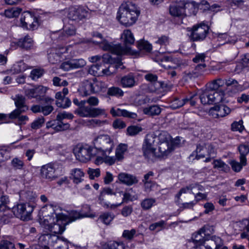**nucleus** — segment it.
Returning <instances> with one entry per match:
<instances>
[{
    "mask_svg": "<svg viewBox=\"0 0 249 249\" xmlns=\"http://www.w3.org/2000/svg\"><path fill=\"white\" fill-rule=\"evenodd\" d=\"M140 14V12L135 4L125 2L120 6L116 18L121 24L130 26L135 23Z\"/></svg>",
    "mask_w": 249,
    "mask_h": 249,
    "instance_id": "1",
    "label": "nucleus"
},
{
    "mask_svg": "<svg viewBox=\"0 0 249 249\" xmlns=\"http://www.w3.org/2000/svg\"><path fill=\"white\" fill-rule=\"evenodd\" d=\"M96 152L103 156L109 155L113 149L114 144L113 140L107 134H100L93 140Z\"/></svg>",
    "mask_w": 249,
    "mask_h": 249,
    "instance_id": "2",
    "label": "nucleus"
},
{
    "mask_svg": "<svg viewBox=\"0 0 249 249\" xmlns=\"http://www.w3.org/2000/svg\"><path fill=\"white\" fill-rule=\"evenodd\" d=\"M224 91L213 89H206L199 93V99L203 105L218 104L224 101Z\"/></svg>",
    "mask_w": 249,
    "mask_h": 249,
    "instance_id": "3",
    "label": "nucleus"
},
{
    "mask_svg": "<svg viewBox=\"0 0 249 249\" xmlns=\"http://www.w3.org/2000/svg\"><path fill=\"white\" fill-rule=\"evenodd\" d=\"M157 144L156 134L154 133L147 134L142 146L143 156L149 160L154 161L156 159L155 146Z\"/></svg>",
    "mask_w": 249,
    "mask_h": 249,
    "instance_id": "4",
    "label": "nucleus"
},
{
    "mask_svg": "<svg viewBox=\"0 0 249 249\" xmlns=\"http://www.w3.org/2000/svg\"><path fill=\"white\" fill-rule=\"evenodd\" d=\"M74 153L76 159L83 162H86L92 157L95 156L97 157L96 160L100 159L96 152V149L88 144L77 145L74 149Z\"/></svg>",
    "mask_w": 249,
    "mask_h": 249,
    "instance_id": "5",
    "label": "nucleus"
},
{
    "mask_svg": "<svg viewBox=\"0 0 249 249\" xmlns=\"http://www.w3.org/2000/svg\"><path fill=\"white\" fill-rule=\"evenodd\" d=\"M93 42L94 43L97 44L99 45L103 50L105 51H108L113 54L117 55H121L124 54V51L122 49V46L120 44H114L112 42H109L106 39H103L102 41H92L90 39H83L81 42L82 43H89Z\"/></svg>",
    "mask_w": 249,
    "mask_h": 249,
    "instance_id": "6",
    "label": "nucleus"
},
{
    "mask_svg": "<svg viewBox=\"0 0 249 249\" xmlns=\"http://www.w3.org/2000/svg\"><path fill=\"white\" fill-rule=\"evenodd\" d=\"M209 27L204 23L194 25L188 29L190 32L189 38L192 41H202L204 40L209 33Z\"/></svg>",
    "mask_w": 249,
    "mask_h": 249,
    "instance_id": "7",
    "label": "nucleus"
},
{
    "mask_svg": "<svg viewBox=\"0 0 249 249\" xmlns=\"http://www.w3.org/2000/svg\"><path fill=\"white\" fill-rule=\"evenodd\" d=\"M34 207L33 203H22L14 207L13 210L16 217L25 221L30 219Z\"/></svg>",
    "mask_w": 249,
    "mask_h": 249,
    "instance_id": "8",
    "label": "nucleus"
},
{
    "mask_svg": "<svg viewBox=\"0 0 249 249\" xmlns=\"http://www.w3.org/2000/svg\"><path fill=\"white\" fill-rule=\"evenodd\" d=\"M58 165L56 163H48L43 165L40 169V178L52 181L58 177L57 168Z\"/></svg>",
    "mask_w": 249,
    "mask_h": 249,
    "instance_id": "9",
    "label": "nucleus"
},
{
    "mask_svg": "<svg viewBox=\"0 0 249 249\" xmlns=\"http://www.w3.org/2000/svg\"><path fill=\"white\" fill-rule=\"evenodd\" d=\"M20 26L29 30L36 29L39 23L37 18L28 12L22 13L20 18Z\"/></svg>",
    "mask_w": 249,
    "mask_h": 249,
    "instance_id": "10",
    "label": "nucleus"
},
{
    "mask_svg": "<svg viewBox=\"0 0 249 249\" xmlns=\"http://www.w3.org/2000/svg\"><path fill=\"white\" fill-rule=\"evenodd\" d=\"M75 113L80 117L89 118H95L106 114L104 109L90 106L81 107L75 110Z\"/></svg>",
    "mask_w": 249,
    "mask_h": 249,
    "instance_id": "11",
    "label": "nucleus"
},
{
    "mask_svg": "<svg viewBox=\"0 0 249 249\" xmlns=\"http://www.w3.org/2000/svg\"><path fill=\"white\" fill-rule=\"evenodd\" d=\"M186 4L181 1L172 3L169 7V14L174 18H183L185 13Z\"/></svg>",
    "mask_w": 249,
    "mask_h": 249,
    "instance_id": "12",
    "label": "nucleus"
},
{
    "mask_svg": "<svg viewBox=\"0 0 249 249\" xmlns=\"http://www.w3.org/2000/svg\"><path fill=\"white\" fill-rule=\"evenodd\" d=\"M58 237L55 234H43L38 238V243L42 248L46 249H53Z\"/></svg>",
    "mask_w": 249,
    "mask_h": 249,
    "instance_id": "13",
    "label": "nucleus"
},
{
    "mask_svg": "<svg viewBox=\"0 0 249 249\" xmlns=\"http://www.w3.org/2000/svg\"><path fill=\"white\" fill-rule=\"evenodd\" d=\"M86 65V61L84 59H72L62 63L60 68L65 71H68L71 69L83 68Z\"/></svg>",
    "mask_w": 249,
    "mask_h": 249,
    "instance_id": "14",
    "label": "nucleus"
},
{
    "mask_svg": "<svg viewBox=\"0 0 249 249\" xmlns=\"http://www.w3.org/2000/svg\"><path fill=\"white\" fill-rule=\"evenodd\" d=\"M121 38L124 45V47H122V49L124 51V54H125L130 52V46L134 44L135 39L131 31L128 29L124 31Z\"/></svg>",
    "mask_w": 249,
    "mask_h": 249,
    "instance_id": "15",
    "label": "nucleus"
},
{
    "mask_svg": "<svg viewBox=\"0 0 249 249\" xmlns=\"http://www.w3.org/2000/svg\"><path fill=\"white\" fill-rule=\"evenodd\" d=\"M87 16V12L82 7H72L69 9L68 18L74 21H78Z\"/></svg>",
    "mask_w": 249,
    "mask_h": 249,
    "instance_id": "16",
    "label": "nucleus"
},
{
    "mask_svg": "<svg viewBox=\"0 0 249 249\" xmlns=\"http://www.w3.org/2000/svg\"><path fill=\"white\" fill-rule=\"evenodd\" d=\"M47 89V88L43 86H38L32 89H26L25 94L29 98H35L38 101L40 97L45 94Z\"/></svg>",
    "mask_w": 249,
    "mask_h": 249,
    "instance_id": "17",
    "label": "nucleus"
},
{
    "mask_svg": "<svg viewBox=\"0 0 249 249\" xmlns=\"http://www.w3.org/2000/svg\"><path fill=\"white\" fill-rule=\"evenodd\" d=\"M158 145H159V154H156V158L167 156L174 150L175 147L173 142L160 143Z\"/></svg>",
    "mask_w": 249,
    "mask_h": 249,
    "instance_id": "18",
    "label": "nucleus"
},
{
    "mask_svg": "<svg viewBox=\"0 0 249 249\" xmlns=\"http://www.w3.org/2000/svg\"><path fill=\"white\" fill-rule=\"evenodd\" d=\"M118 178L122 183L127 186L132 185L138 182L136 176L127 173H120L118 175Z\"/></svg>",
    "mask_w": 249,
    "mask_h": 249,
    "instance_id": "19",
    "label": "nucleus"
},
{
    "mask_svg": "<svg viewBox=\"0 0 249 249\" xmlns=\"http://www.w3.org/2000/svg\"><path fill=\"white\" fill-rule=\"evenodd\" d=\"M46 127L47 128H52L56 131H61L68 129L70 127V124L68 123H64L62 122V120H58L56 119L47 122Z\"/></svg>",
    "mask_w": 249,
    "mask_h": 249,
    "instance_id": "20",
    "label": "nucleus"
},
{
    "mask_svg": "<svg viewBox=\"0 0 249 249\" xmlns=\"http://www.w3.org/2000/svg\"><path fill=\"white\" fill-rule=\"evenodd\" d=\"M206 231L205 228H202L197 232L194 233L192 236V241H189V244H193L194 246L204 244L205 241V236Z\"/></svg>",
    "mask_w": 249,
    "mask_h": 249,
    "instance_id": "21",
    "label": "nucleus"
},
{
    "mask_svg": "<svg viewBox=\"0 0 249 249\" xmlns=\"http://www.w3.org/2000/svg\"><path fill=\"white\" fill-rule=\"evenodd\" d=\"M115 195L116 193H114L111 189L108 187H106L104 188L102 191L101 192L100 195L99 197V199L100 201V203L105 207L107 208H110L111 209H114L117 208V207L120 206L122 202L117 204H111L109 205V204H107L106 202H105L104 199V196L106 195Z\"/></svg>",
    "mask_w": 249,
    "mask_h": 249,
    "instance_id": "22",
    "label": "nucleus"
},
{
    "mask_svg": "<svg viewBox=\"0 0 249 249\" xmlns=\"http://www.w3.org/2000/svg\"><path fill=\"white\" fill-rule=\"evenodd\" d=\"M66 222L61 219H57L56 222L48 224L47 229L55 234H62L65 230Z\"/></svg>",
    "mask_w": 249,
    "mask_h": 249,
    "instance_id": "23",
    "label": "nucleus"
},
{
    "mask_svg": "<svg viewBox=\"0 0 249 249\" xmlns=\"http://www.w3.org/2000/svg\"><path fill=\"white\" fill-rule=\"evenodd\" d=\"M135 76L132 73H129L122 77L120 80V85L123 88H131L136 85Z\"/></svg>",
    "mask_w": 249,
    "mask_h": 249,
    "instance_id": "24",
    "label": "nucleus"
},
{
    "mask_svg": "<svg viewBox=\"0 0 249 249\" xmlns=\"http://www.w3.org/2000/svg\"><path fill=\"white\" fill-rule=\"evenodd\" d=\"M110 112L113 116H123L131 119H136L137 117V114L136 113L120 108L115 109L114 107H112Z\"/></svg>",
    "mask_w": 249,
    "mask_h": 249,
    "instance_id": "25",
    "label": "nucleus"
},
{
    "mask_svg": "<svg viewBox=\"0 0 249 249\" xmlns=\"http://www.w3.org/2000/svg\"><path fill=\"white\" fill-rule=\"evenodd\" d=\"M206 67L205 63L194 65L191 71H186V74L190 77H197L203 73Z\"/></svg>",
    "mask_w": 249,
    "mask_h": 249,
    "instance_id": "26",
    "label": "nucleus"
},
{
    "mask_svg": "<svg viewBox=\"0 0 249 249\" xmlns=\"http://www.w3.org/2000/svg\"><path fill=\"white\" fill-rule=\"evenodd\" d=\"M15 102V105L17 108L21 110L23 112L28 110V107L26 104V99L22 95H16L13 99Z\"/></svg>",
    "mask_w": 249,
    "mask_h": 249,
    "instance_id": "27",
    "label": "nucleus"
},
{
    "mask_svg": "<svg viewBox=\"0 0 249 249\" xmlns=\"http://www.w3.org/2000/svg\"><path fill=\"white\" fill-rule=\"evenodd\" d=\"M34 41L32 38L28 35L19 39L17 42V45L25 50H29L33 48Z\"/></svg>",
    "mask_w": 249,
    "mask_h": 249,
    "instance_id": "28",
    "label": "nucleus"
},
{
    "mask_svg": "<svg viewBox=\"0 0 249 249\" xmlns=\"http://www.w3.org/2000/svg\"><path fill=\"white\" fill-rule=\"evenodd\" d=\"M20 199L23 201H28L29 203H33L36 199V196L32 190H25L21 191L19 193Z\"/></svg>",
    "mask_w": 249,
    "mask_h": 249,
    "instance_id": "29",
    "label": "nucleus"
},
{
    "mask_svg": "<svg viewBox=\"0 0 249 249\" xmlns=\"http://www.w3.org/2000/svg\"><path fill=\"white\" fill-rule=\"evenodd\" d=\"M161 111V108L159 106L156 105L146 107L143 109V112L144 114L152 117L159 115Z\"/></svg>",
    "mask_w": 249,
    "mask_h": 249,
    "instance_id": "30",
    "label": "nucleus"
},
{
    "mask_svg": "<svg viewBox=\"0 0 249 249\" xmlns=\"http://www.w3.org/2000/svg\"><path fill=\"white\" fill-rule=\"evenodd\" d=\"M212 109L217 112L216 116L218 117H224L231 112V109L225 105L216 106L213 107Z\"/></svg>",
    "mask_w": 249,
    "mask_h": 249,
    "instance_id": "31",
    "label": "nucleus"
},
{
    "mask_svg": "<svg viewBox=\"0 0 249 249\" xmlns=\"http://www.w3.org/2000/svg\"><path fill=\"white\" fill-rule=\"evenodd\" d=\"M157 144L162 143H168L173 142L171 136L166 131H161L156 134Z\"/></svg>",
    "mask_w": 249,
    "mask_h": 249,
    "instance_id": "32",
    "label": "nucleus"
},
{
    "mask_svg": "<svg viewBox=\"0 0 249 249\" xmlns=\"http://www.w3.org/2000/svg\"><path fill=\"white\" fill-rule=\"evenodd\" d=\"M71 175L74 183L78 184L83 180L84 173L79 168H75L71 170Z\"/></svg>",
    "mask_w": 249,
    "mask_h": 249,
    "instance_id": "33",
    "label": "nucleus"
},
{
    "mask_svg": "<svg viewBox=\"0 0 249 249\" xmlns=\"http://www.w3.org/2000/svg\"><path fill=\"white\" fill-rule=\"evenodd\" d=\"M217 39L219 42H221V44H234L236 41V38L235 37L230 36L226 33L218 34Z\"/></svg>",
    "mask_w": 249,
    "mask_h": 249,
    "instance_id": "34",
    "label": "nucleus"
},
{
    "mask_svg": "<svg viewBox=\"0 0 249 249\" xmlns=\"http://www.w3.org/2000/svg\"><path fill=\"white\" fill-rule=\"evenodd\" d=\"M91 83L94 93L100 92L104 90L107 88L106 84L101 81L94 79Z\"/></svg>",
    "mask_w": 249,
    "mask_h": 249,
    "instance_id": "35",
    "label": "nucleus"
},
{
    "mask_svg": "<svg viewBox=\"0 0 249 249\" xmlns=\"http://www.w3.org/2000/svg\"><path fill=\"white\" fill-rule=\"evenodd\" d=\"M238 150L240 154V160L243 165L247 164L246 156L249 153V147L248 145L241 144L238 147Z\"/></svg>",
    "mask_w": 249,
    "mask_h": 249,
    "instance_id": "36",
    "label": "nucleus"
},
{
    "mask_svg": "<svg viewBox=\"0 0 249 249\" xmlns=\"http://www.w3.org/2000/svg\"><path fill=\"white\" fill-rule=\"evenodd\" d=\"M80 92L85 96L94 93L91 82L88 81L84 82L80 89Z\"/></svg>",
    "mask_w": 249,
    "mask_h": 249,
    "instance_id": "37",
    "label": "nucleus"
},
{
    "mask_svg": "<svg viewBox=\"0 0 249 249\" xmlns=\"http://www.w3.org/2000/svg\"><path fill=\"white\" fill-rule=\"evenodd\" d=\"M127 150V145L124 143H120L117 147L115 155L117 160L121 161L124 158V154Z\"/></svg>",
    "mask_w": 249,
    "mask_h": 249,
    "instance_id": "38",
    "label": "nucleus"
},
{
    "mask_svg": "<svg viewBox=\"0 0 249 249\" xmlns=\"http://www.w3.org/2000/svg\"><path fill=\"white\" fill-rule=\"evenodd\" d=\"M196 158L199 159L205 157L207 155V143L199 144L196 150Z\"/></svg>",
    "mask_w": 249,
    "mask_h": 249,
    "instance_id": "39",
    "label": "nucleus"
},
{
    "mask_svg": "<svg viewBox=\"0 0 249 249\" xmlns=\"http://www.w3.org/2000/svg\"><path fill=\"white\" fill-rule=\"evenodd\" d=\"M186 101H189L187 98L180 99L178 97H175L170 101V107L174 109L179 108L186 104Z\"/></svg>",
    "mask_w": 249,
    "mask_h": 249,
    "instance_id": "40",
    "label": "nucleus"
},
{
    "mask_svg": "<svg viewBox=\"0 0 249 249\" xmlns=\"http://www.w3.org/2000/svg\"><path fill=\"white\" fill-rule=\"evenodd\" d=\"M124 244L123 242L110 241L105 245L102 249H124Z\"/></svg>",
    "mask_w": 249,
    "mask_h": 249,
    "instance_id": "41",
    "label": "nucleus"
},
{
    "mask_svg": "<svg viewBox=\"0 0 249 249\" xmlns=\"http://www.w3.org/2000/svg\"><path fill=\"white\" fill-rule=\"evenodd\" d=\"M144 78L148 81L153 83L155 85H159L161 88L165 87V84L163 82H158V76L157 75L148 73L144 75Z\"/></svg>",
    "mask_w": 249,
    "mask_h": 249,
    "instance_id": "42",
    "label": "nucleus"
},
{
    "mask_svg": "<svg viewBox=\"0 0 249 249\" xmlns=\"http://www.w3.org/2000/svg\"><path fill=\"white\" fill-rule=\"evenodd\" d=\"M69 244L67 239L58 237L53 249H69Z\"/></svg>",
    "mask_w": 249,
    "mask_h": 249,
    "instance_id": "43",
    "label": "nucleus"
},
{
    "mask_svg": "<svg viewBox=\"0 0 249 249\" xmlns=\"http://www.w3.org/2000/svg\"><path fill=\"white\" fill-rule=\"evenodd\" d=\"M55 49L51 50L48 54L49 61L52 64H56L60 61V55Z\"/></svg>",
    "mask_w": 249,
    "mask_h": 249,
    "instance_id": "44",
    "label": "nucleus"
},
{
    "mask_svg": "<svg viewBox=\"0 0 249 249\" xmlns=\"http://www.w3.org/2000/svg\"><path fill=\"white\" fill-rule=\"evenodd\" d=\"M124 91L119 87H112L108 89L107 94L108 96L122 97L124 95Z\"/></svg>",
    "mask_w": 249,
    "mask_h": 249,
    "instance_id": "45",
    "label": "nucleus"
},
{
    "mask_svg": "<svg viewBox=\"0 0 249 249\" xmlns=\"http://www.w3.org/2000/svg\"><path fill=\"white\" fill-rule=\"evenodd\" d=\"M152 102L148 96L140 95L135 98L134 103L136 106H139L151 103Z\"/></svg>",
    "mask_w": 249,
    "mask_h": 249,
    "instance_id": "46",
    "label": "nucleus"
},
{
    "mask_svg": "<svg viewBox=\"0 0 249 249\" xmlns=\"http://www.w3.org/2000/svg\"><path fill=\"white\" fill-rule=\"evenodd\" d=\"M21 9L18 7L12 8L5 10L4 14L8 18H15L20 14Z\"/></svg>",
    "mask_w": 249,
    "mask_h": 249,
    "instance_id": "47",
    "label": "nucleus"
},
{
    "mask_svg": "<svg viewBox=\"0 0 249 249\" xmlns=\"http://www.w3.org/2000/svg\"><path fill=\"white\" fill-rule=\"evenodd\" d=\"M101 65L99 64H93L91 66L89 70V72L96 76H102Z\"/></svg>",
    "mask_w": 249,
    "mask_h": 249,
    "instance_id": "48",
    "label": "nucleus"
},
{
    "mask_svg": "<svg viewBox=\"0 0 249 249\" xmlns=\"http://www.w3.org/2000/svg\"><path fill=\"white\" fill-rule=\"evenodd\" d=\"M26 69V66L25 64L22 61H20L14 64L12 68V71L13 73H19L21 72Z\"/></svg>",
    "mask_w": 249,
    "mask_h": 249,
    "instance_id": "49",
    "label": "nucleus"
},
{
    "mask_svg": "<svg viewBox=\"0 0 249 249\" xmlns=\"http://www.w3.org/2000/svg\"><path fill=\"white\" fill-rule=\"evenodd\" d=\"M114 217V216L113 214L109 213H105L100 215L99 219L105 224L109 225Z\"/></svg>",
    "mask_w": 249,
    "mask_h": 249,
    "instance_id": "50",
    "label": "nucleus"
},
{
    "mask_svg": "<svg viewBox=\"0 0 249 249\" xmlns=\"http://www.w3.org/2000/svg\"><path fill=\"white\" fill-rule=\"evenodd\" d=\"M45 73V71L43 69H34L30 73V77L33 80H36L40 78Z\"/></svg>",
    "mask_w": 249,
    "mask_h": 249,
    "instance_id": "51",
    "label": "nucleus"
},
{
    "mask_svg": "<svg viewBox=\"0 0 249 249\" xmlns=\"http://www.w3.org/2000/svg\"><path fill=\"white\" fill-rule=\"evenodd\" d=\"M155 202V199L146 198L142 201L141 205L143 210H147L150 209L153 206Z\"/></svg>",
    "mask_w": 249,
    "mask_h": 249,
    "instance_id": "52",
    "label": "nucleus"
},
{
    "mask_svg": "<svg viewBox=\"0 0 249 249\" xmlns=\"http://www.w3.org/2000/svg\"><path fill=\"white\" fill-rule=\"evenodd\" d=\"M63 34L64 36L66 37L75 35L76 34V29L75 27L72 25L65 26L64 27Z\"/></svg>",
    "mask_w": 249,
    "mask_h": 249,
    "instance_id": "53",
    "label": "nucleus"
},
{
    "mask_svg": "<svg viewBox=\"0 0 249 249\" xmlns=\"http://www.w3.org/2000/svg\"><path fill=\"white\" fill-rule=\"evenodd\" d=\"M45 123V119L41 116L35 119L31 124V127L33 129H37L41 127Z\"/></svg>",
    "mask_w": 249,
    "mask_h": 249,
    "instance_id": "54",
    "label": "nucleus"
},
{
    "mask_svg": "<svg viewBox=\"0 0 249 249\" xmlns=\"http://www.w3.org/2000/svg\"><path fill=\"white\" fill-rule=\"evenodd\" d=\"M138 48L140 50H144L146 52H150L152 50V45L147 41L141 40L137 43Z\"/></svg>",
    "mask_w": 249,
    "mask_h": 249,
    "instance_id": "55",
    "label": "nucleus"
},
{
    "mask_svg": "<svg viewBox=\"0 0 249 249\" xmlns=\"http://www.w3.org/2000/svg\"><path fill=\"white\" fill-rule=\"evenodd\" d=\"M11 166L15 169H22L24 166L23 161L18 158H14L11 162Z\"/></svg>",
    "mask_w": 249,
    "mask_h": 249,
    "instance_id": "56",
    "label": "nucleus"
},
{
    "mask_svg": "<svg viewBox=\"0 0 249 249\" xmlns=\"http://www.w3.org/2000/svg\"><path fill=\"white\" fill-rule=\"evenodd\" d=\"M225 83L227 86H232L237 91L242 90V86L235 79L230 78L226 81Z\"/></svg>",
    "mask_w": 249,
    "mask_h": 249,
    "instance_id": "57",
    "label": "nucleus"
},
{
    "mask_svg": "<svg viewBox=\"0 0 249 249\" xmlns=\"http://www.w3.org/2000/svg\"><path fill=\"white\" fill-rule=\"evenodd\" d=\"M225 84V81L221 78L214 79L211 82V89L218 90L219 88L222 87Z\"/></svg>",
    "mask_w": 249,
    "mask_h": 249,
    "instance_id": "58",
    "label": "nucleus"
},
{
    "mask_svg": "<svg viewBox=\"0 0 249 249\" xmlns=\"http://www.w3.org/2000/svg\"><path fill=\"white\" fill-rule=\"evenodd\" d=\"M53 85L56 87H66L69 84L66 80H63L59 77L55 76L52 80Z\"/></svg>",
    "mask_w": 249,
    "mask_h": 249,
    "instance_id": "59",
    "label": "nucleus"
},
{
    "mask_svg": "<svg viewBox=\"0 0 249 249\" xmlns=\"http://www.w3.org/2000/svg\"><path fill=\"white\" fill-rule=\"evenodd\" d=\"M89 216L88 214L87 213H81L80 212H77L76 211H73L70 213V218L72 220L74 221L78 219L88 217Z\"/></svg>",
    "mask_w": 249,
    "mask_h": 249,
    "instance_id": "60",
    "label": "nucleus"
},
{
    "mask_svg": "<svg viewBox=\"0 0 249 249\" xmlns=\"http://www.w3.org/2000/svg\"><path fill=\"white\" fill-rule=\"evenodd\" d=\"M0 249H16V248L12 242L3 240L0 241Z\"/></svg>",
    "mask_w": 249,
    "mask_h": 249,
    "instance_id": "61",
    "label": "nucleus"
},
{
    "mask_svg": "<svg viewBox=\"0 0 249 249\" xmlns=\"http://www.w3.org/2000/svg\"><path fill=\"white\" fill-rule=\"evenodd\" d=\"M142 130V129L141 127L135 125L129 126L127 128L128 135L131 136L136 135Z\"/></svg>",
    "mask_w": 249,
    "mask_h": 249,
    "instance_id": "62",
    "label": "nucleus"
},
{
    "mask_svg": "<svg viewBox=\"0 0 249 249\" xmlns=\"http://www.w3.org/2000/svg\"><path fill=\"white\" fill-rule=\"evenodd\" d=\"M242 120L239 122H234L231 125V130L234 131L242 132L244 129Z\"/></svg>",
    "mask_w": 249,
    "mask_h": 249,
    "instance_id": "63",
    "label": "nucleus"
},
{
    "mask_svg": "<svg viewBox=\"0 0 249 249\" xmlns=\"http://www.w3.org/2000/svg\"><path fill=\"white\" fill-rule=\"evenodd\" d=\"M107 123V121H101L98 119H91L88 121V125L91 127H96L104 125Z\"/></svg>",
    "mask_w": 249,
    "mask_h": 249,
    "instance_id": "64",
    "label": "nucleus"
}]
</instances>
